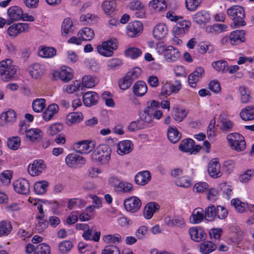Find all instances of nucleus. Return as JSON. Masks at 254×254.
I'll return each instance as SVG.
<instances>
[{"label":"nucleus","mask_w":254,"mask_h":254,"mask_svg":"<svg viewBox=\"0 0 254 254\" xmlns=\"http://www.w3.org/2000/svg\"><path fill=\"white\" fill-rule=\"evenodd\" d=\"M17 67L12 64L10 59H6L0 62V75L1 79L5 82L13 79L16 74Z\"/></svg>","instance_id":"f257e3e1"},{"label":"nucleus","mask_w":254,"mask_h":254,"mask_svg":"<svg viewBox=\"0 0 254 254\" xmlns=\"http://www.w3.org/2000/svg\"><path fill=\"white\" fill-rule=\"evenodd\" d=\"M111 153V149L108 145L101 144L91 154V158L93 161L105 164L110 160Z\"/></svg>","instance_id":"f03ea898"},{"label":"nucleus","mask_w":254,"mask_h":254,"mask_svg":"<svg viewBox=\"0 0 254 254\" xmlns=\"http://www.w3.org/2000/svg\"><path fill=\"white\" fill-rule=\"evenodd\" d=\"M141 73V69L138 67H134L127 72L126 75L119 81L120 88L123 90L129 88L132 82L139 77Z\"/></svg>","instance_id":"7ed1b4c3"},{"label":"nucleus","mask_w":254,"mask_h":254,"mask_svg":"<svg viewBox=\"0 0 254 254\" xmlns=\"http://www.w3.org/2000/svg\"><path fill=\"white\" fill-rule=\"evenodd\" d=\"M227 14L233 20L235 27L243 26L246 25V22L243 20L245 18L244 8L238 5H235L228 9Z\"/></svg>","instance_id":"20e7f679"},{"label":"nucleus","mask_w":254,"mask_h":254,"mask_svg":"<svg viewBox=\"0 0 254 254\" xmlns=\"http://www.w3.org/2000/svg\"><path fill=\"white\" fill-rule=\"evenodd\" d=\"M227 139L230 146L237 151H243L246 147V142L244 137L237 132L229 133Z\"/></svg>","instance_id":"39448f33"},{"label":"nucleus","mask_w":254,"mask_h":254,"mask_svg":"<svg viewBox=\"0 0 254 254\" xmlns=\"http://www.w3.org/2000/svg\"><path fill=\"white\" fill-rule=\"evenodd\" d=\"M118 47L117 41L116 39L111 38L106 41H104L97 47V50L99 54L104 57H111L114 54V50Z\"/></svg>","instance_id":"423d86ee"},{"label":"nucleus","mask_w":254,"mask_h":254,"mask_svg":"<svg viewBox=\"0 0 254 254\" xmlns=\"http://www.w3.org/2000/svg\"><path fill=\"white\" fill-rule=\"evenodd\" d=\"M221 215H216V207L213 204H210L204 209L205 219L209 222L214 221L216 219H224L228 215V212L224 207H220Z\"/></svg>","instance_id":"0eeeda50"},{"label":"nucleus","mask_w":254,"mask_h":254,"mask_svg":"<svg viewBox=\"0 0 254 254\" xmlns=\"http://www.w3.org/2000/svg\"><path fill=\"white\" fill-rule=\"evenodd\" d=\"M76 152L80 154H88L95 147V142L88 140H83L74 144Z\"/></svg>","instance_id":"6e6552de"},{"label":"nucleus","mask_w":254,"mask_h":254,"mask_svg":"<svg viewBox=\"0 0 254 254\" xmlns=\"http://www.w3.org/2000/svg\"><path fill=\"white\" fill-rule=\"evenodd\" d=\"M14 190L21 194H28L30 191L29 182L25 179H19L13 183Z\"/></svg>","instance_id":"1a4fd4ad"},{"label":"nucleus","mask_w":254,"mask_h":254,"mask_svg":"<svg viewBox=\"0 0 254 254\" xmlns=\"http://www.w3.org/2000/svg\"><path fill=\"white\" fill-rule=\"evenodd\" d=\"M66 165L71 168H80L85 164V158L75 154H69L65 158Z\"/></svg>","instance_id":"9d476101"},{"label":"nucleus","mask_w":254,"mask_h":254,"mask_svg":"<svg viewBox=\"0 0 254 254\" xmlns=\"http://www.w3.org/2000/svg\"><path fill=\"white\" fill-rule=\"evenodd\" d=\"M124 204L127 211L133 213L140 209L141 206V201L136 196H131L124 200Z\"/></svg>","instance_id":"9b49d317"},{"label":"nucleus","mask_w":254,"mask_h":254,"mask_svg":"<svg viewBox=\"0 0 254 254\" xmlns=\"http://www.w3.org/2000/svg\"><path fill=\"white\" fill-rule=\"evenodd\" d=\"M7 13V24L10 25L13 21L21 20L23 16V10L18 6H12L8 9Z\"/></svg>","instance_id":"f8f14e48"},{"label":"nucleus","mask_w":254,"mask_h":254,"mask_svg":"<svg viewBox=\"0 0 254 254\" xmlns=\"http://www.w3.org/2000/svg\"><path fill=\"white\" fill-rule=\"evenodd\" d=\"M46 165L42 160H35L28 167L29 174L32 176L40 175L46 169Z\"/></svg>","instance_id":"ddd939ff"},{"label":"nucleus","mask_w":254,"mask_h":254,"mask_svg":"<svg viewBox=\"0 0 254 254\" xmlns=\"http://www.w3.org/2000/svg\"><path fill=\"white\" fill-rule=\"evenodd\" d=\"M190 23L186 20L181 21L177 23L173 27L172 33L175 37H181L189 32Z\"/></svg>","instance_id":"4468645a"},{"label":"nucleus","mask_w":254,"mask_h":254,"mask_svg":"<svg viewBox=\"0 0 254 254\" xmlns=\"http://www.w3.org/2000/svg\"><path fill=\"white\" fill-rule=\"evenodd\" d=\"M127 33L130 37L138 36L143 30V25L141 22L134 21L130 22L127 26Z\"/></svg>","instance_id":"2eb2a0df"},{"label":"nucleus","mask_w":254,"mask_h":254,"mask_svg":"<svg viewBox=\"0 0 254 254\" xmlns=\"http://www.w3.org/2000/svg\"><path fill=\"white\" fill-rule=\"evenodd\" d=\"M208 173L213 178L220 177L222 173L220 171V165L217 158H213L209 163Z\"/></svg>","instance_id":"dca6fc26"},{"label":"nucleus","mask_w":254,"mask_h":254,"mask_svg":"<svg viewBox=\"0 0 254 254\" xmlns=\"http://www.w3.org/2000/svg\"><path fill=\"white\" fill-rule=\"evenodd\" d=\"M28 26V24L26 23L13 24L7 29V34L10 37H15L19 33L27 31L29 28Z\"/></svg>","instance_id":"f3484780"},{"label":"nucleus","mask_w":254,"mask_h":254,"mask_svg":"<svg viewBox=\"0 0 254 254\" xmlns=\"http://www.w3.org/2000/svg\"><path fill=\"white\" fill-rule=\"evenodd\" d=\"M163 51L165 59L168 62L176 61L180 56L179 50L172 46H167Z\"/></svg>","instance_id":"a211bd4d"},{"label":"nucleus","mask_w":254,"mask_h":254,"mask_svg":"<svg viewBox=\"0 0 254 254\" xmlns=\"http://www.w3.org/2000/svg\"><path fill=\"white\" fill-rule=\"evenodd\" d=\"M189 233L192 240L200 242L206 239L207 235L203 229L200 227H193L189 229Z\"/></svg>","instance_id":"6ab92c4d"},{"label":"nucleus","mask_w":254,"mask_h":254,"mask_svg":"<svg viewBox=\"0 0 254 254\" xmlns=\"http://www.w3.org/2000/svg\"><path fill=\"white\" fill-rule=\"evenodd\" d=\"M203 73L204 69L203 68L201 67L196 68L195 70L188 76V80L190 86L195 88L196 86V83L199 81L200 78L201 77Z\"/></svg>","instance_id":"aec40b11"},{"label":"nucleus","mask_w":254,"mask_h":254,"mask_svg":"<svg viewBox=\"0 0 254 254\" xmlns=\"http://www.w3.org/2000/svg\"><path fill=\"white\" fill-rule=\"evenodd\" d=\"M99 98L98 95L96 92H87L83 95V103L86 106L91 107L97 104Z\"/></svg>","instance_id":"412c9836"},{"label":"nucleus","mask_w":254,"mask_h":254,"mask_svg":"<svg viewBox=\"0 0 254 254\" xmlns=\"http://www.w3.org/2000/svg\"><path fill=\"white\" fill-rule=\"evenodd\" d=\"M16 119L15 112L10 109L0 114V125L3 126L6 123H13Z\"/></svg>","instance_id":"4be33fe9"},{"label":"nucleus","mask_w":254,"mask_h":254,"mask_svg":"<svg viewBox=\"0 0 254 254\" xmlns=\"http://www.w3.org/2000/svg\"><path fill=\"white\" fill-rule=\"evenodd\" d=\"M168 32L167 26L164 23H159L154 28L153 34L155 39L161 40L166 36Z\"/></svg>","instance_id":"5701e85b"},{"label":"nucleus","mask_w":254,"mask_h":254,"mask_svg":"<svg viewBox=\"0 0 254 254\" xmlns=\"http://www.w3.org/2000/svg\"><path fill=\"white\" fill-rule=\"evenodd\" d=\"M151 175L148 171H144L138 173L135 176V182L138 185L144 186L151 180Z\"/></svg>","instance_id":"b1692460"},{"label":"nucleus","mask_w":254,"mask_h":254,"mask_svg":"<svg viewBox=\"0 0 254 254\" xmlns=\"http://www.w3.org/2000/svg\"><path fill=\"white\" fill-rule=\"evenodd\" d=\"M192 19L195 23L200 25L209 22L210 16L207 11L201 10L193 15Z\"/></svg>","instance_id":"393cba45"},{"label":"nucleus","mask_w":254,"mask_h":254,"mask_svg":"<svg viewBox=\"0 0 254 254\" xmlns=\"http://www.w3.org/2000/svg\"><path fill=\"white\" fill-rule=\"evenodd\" d=\"M59 110V106L56 104L49 105L42 114L43 119L45 121H49L56 115Z\"/></svg>","instance_id":"a878e982"},{"label":"nucleus","mask_w":254,"mask_h":254,"mask_svg":"<svg viewBox=\"0 0 254 254\" xmlns=\"http://www.w3.org/2000/svg\"><path fill=\"white\" fill-rule=\"evenodd\" d=\"M245 31L235 30L232 32L229 36L230 43L233 45H238L245 41Z\"/></svg>","instance_id":"bb28decb"},{"label":"nucleus","mask_w":254,"mask_h":254,"mask_svg":"<svg viewBox=\"0 0 254 254\" xmlns=\"http://www.w3.org/2000/svg\"><path fill=\"white\" fill-rule=\"evenodd\" d=\"M147 91V86L146 83L142 80L136 81L133 86V94L136 96H143Z\"/></svg>","instance_id":"cd10ccee"},{"label":"nucleus","mask_w":254,"mask_h":254,"mask_svg":"<svg viewBox=\"0 0 254 254\" xmlns=\"http://www.w3.org/2000/svg\"><path fill=\"white\" fill-rule=\"evenodd\" d=\"M132 145L130 140H124L120 142L117 145V152L119 155L128 154L132 150Z\"/></svg>","instance_id":"c85d7f7f"},{"label":"nucleus","mask_w":254,"mask_h":254,"mask_svg":"<svg viewBox=\"0 0 254 254\" xmlns=\"http://www.w3.org/2000/svg\"><path fill=\"white\" fill-rule=\"evenodd\" d=\"M160 208L159 205L154 202H151L147 204L144 209V216L145 218L149 219L151 218L156 212L159 210Z\"/></svg>","instance_id":"c756f323"},{"label":"nucleus","mask_w":254,"mask_h":254,"mask_svg":"<svg viewBox=\"0 0 254 254\" xmlns=\"http://www.w3.org/2000/svg\"><path fill=\"white\" fill-rule=\"evenodd\" d=\"M73 31L74 26L71 19L69 18L64 19L62 25V35L65 37L68 34L72 33Z\"/></svg>","instance_id":"7c9ffc66"},{"label":"nucleus","mask_w":254,"mask_h":254,"mask_svg":"<svg viewBox=\"0 0 254 254\" xmlns=\"http://www.w3.org/2000/svg\"><path fill=\"white\" fill-rule=\"evenodd\" d=\"M205 219L204 210L200 207L194 209L190 217V221L194 224L200 223Z\"/></svg>","instance_id":"2f4dec72"},{"label":"nucleus","mask_w":254,"mask_h":254,"mask_svg":"<svg viewBox=\"0 0 254 254\" xmlns=\"http://www.w3.org/2000/svg\"><path fill=\"white\" fill-rule=\"evenodd\" d=\"M241 119L244 121L254 120V106H248L242 109L240 113Z\"/></svg>","instance_id":"473e14b6"},{"label":"nucleus","mask_w":254,"mask_h":254,"mask_svg":"<svg viewBox=\"0 0 254 254\" xmlns=\"http://www.w3.org/2000/svg\"><path fill=\"white\" fill-rule=\"evenodd\" d=\"M28 70L31 76L36 79L40 78L44 73L43 66L38 63L32 64Z\"/></svg>","instance_id":"72a5a7b5"},{"label":"nucleus","mask_w":254,"mask_h":254,"mask_svg":"<svg viewBox=\"0 0 254 254\" xmlns=\"http://www.w3.org/2000/svg\"><path fill=\"white\" fill-rule=\"evenodd\" d=\"M12 230L10 222L7 220L0 221V237L8 236Z\"/></svg>","instance_id":"f704fd0d"},{"label":"nucleus","mask_w":254,"mask_h":254,"mask_svg":"<svg viewBox=\"0 0 254 254\" xmlns=\"http://www.w3.org/2000/svg\"><path fill=\"white\" fill-rule=\"evenodd\" d=\"M78 36L82 41H90L94 38V33L91 28L84 27L79 31Z\"/></svg>","instance_id":"c9c22d12"},{"label":"nucleus","mask_w":254,"mask_h":254,"mask_svg":"<svg viewBox=\"0 0 254 254\" xmlns=\"http://www.w3.org/2000/svg\"><path fill=\"white\" fill-rule=\"evenodd\" d=\"M149 6L157 12L164 11L167 8V4L165 0H151L149 2Z\"/></svg>","instance_id":"e433bc0d"},{"label":"nucleus","mask_w":254,"mask_h":254,"mask_svg":"<svg viewBox=\"0 0 254 254\" xmlns=\"http://www.w3.org/2000/svg\"><path fill=\"white\" fill-rule=\"evenodd\" d=\"M216 248V245L211 241H205L200 244V252L203 254H208Z\"/></svg>","instance_id":"4c0bfd02"},{"label":"nucleus","mask_w":254,"mask_h":254,"mask_svg":"<svg viewBox=\"0 0 254 254\" xmlns=\"http://www.w3.org/2000/svg\"><path fill=\"white\" fill-rule=\"evenodd\" d=\"M172 110V116L174 119L180 122H182L188 114V112L186 110L178 107L174 108Z\"/></svg>","instance_id":"58836bf2"},{"label":"nucleus","mask_w":254,"mask_h":254,"mask_svg":"<svg viewBox=\"0 0 254 254\" xmlns=\"http://www.w3.org/2000/svg\"><path fill=\"white\" fill-rule=\"evenodd\" d=\"M83 120V115L80 112L69 113L66 117V123L68 125L77 124Z\"/></svg>","instance_id":"ea45409f"},{"label":"nucleus","mask_w":254,"mask_h":254,"mask_svg":"<svg viewBox=\"0 0 254 254\" xmlns=\"http://www.w3.org/2000/svg\"><path fill=\"white\" fill-rule=\"evenodd\" d=\"M167 136L172 143L177 142L181 137V133L175 127H170L168 129Z\"/></svg>","instance_id":"a19ab883"},{"label":"nucleus","mask_w":254,"mask_h":254,"mask_svg":"<svg viewBox=\"0 0 254 254\" xmlns=\"http://www.w3.org/2000/svg\"><path fill=\"white\" fill-rule=\"evenodd\" d=\"M57 51L53 47H41L39 50V55L45 58H53L56 55Z\"/></svg>","instance_id":"79ce46f5"},{"label":"nucleus","mask_w":254,"mask_h":254,"mask_svg":"<svg viewBox=\"0 0 254 254\" xmlns=\"http://www.w3.org/2000/svg\"><path fill=\"white\" fill-rule=\"evenodd\" d=\"M97 83V80L90 75H85L82 78V86L81 89L82 90L84 87L92 88L95 86Z\"/></svg>","instance_id":"37998d69"},{"label":"nucleus","mask_w":254,"mask_h":254,"mask_svg":"<svg viewBox=\"0 0 254 254\" xmlns=\"http://www.w3.org/2000/svg\"><path fill=\"white\" fill-rule=\"evenodd\" d=\"M49 185L45 181L36 182L34 186V191L38 194H43L47 191Z\"/></svg>","instance_id":"c03bdc74"},{"label":"nucleus","mask_w":254,"mask_h":254,"mask_svg":"<svg viewBox=\"0 0 254 254\" xmlns=\"http://www.w3.org/2000/svg\"><path fill=\"white\" fill-rule=\"evenodd\" d=\"M114 190L118 192H129L132 190L133 187L131 184L124 183L120 180L114 187Z\"/></svg>","instance_id":"a18cd8bd"},{"label":"nucleus","mask_w":254,"mask_h":254,"mask_svg":"<svg viewBox=\"0 0 254 254\" xmlns=\"http://www.w3.org/2000/svg\"><path fill=\"white\" fill-rule=\"evenodd\" d=\"M194 145V141L190 138L182 140L179 145V149L184 152L190 151Z\"/></svg>","instance_id":"49530a36"},{"label":"nucleus","mask_w":254,"mask_h":254,"mask_svg":"<svg viewBox=\"0 0 254 254\" xmlns=\"http://www.w3.org/2000/svg\"><path fill=\"white\" fill-rule=\"evenodd\" d=\"M46 107V100L43 98H37L32 102V109L35 112H41Z\"/></svg>","instance_id":"de8ad7c7"},{"label":"nucleus","mask_w":254,"mask_h":254,"mask_svg":"<svg viewBox=\"0 0 254 254\" xmlns=\"http://www.w3.org/2000/svg\"><path fill=\"white\" fill-rule=\"evenodd\" d=\"M82 237L85 240H91L95 242H98L100 238V232H96L93 236L92 231L91 229H89V227L83 233Z\"/></svg>","instance_id":"09e8293b"},{"label":"nucleus","mask_w":254,"mask_h":254,"mask_svg":"<svg viewBox=\"0 0 254 254\" xmlns=\"http://www.w3.org/2000/svg\"><path fill=\"white\" fill-rule=\"evenodd\" d=\"M42 132L40 129L30 128L27 131L26 137L30 141H35L41 138Z\"/></svg>","instance_id":"8fccbe9b"},{"label":"nucleus","mask_w":254,"mask_h":254,"mask_svg":"<svg viewBox=\"0 0 254 254\" xmlns=\"http://www.w3.org/2000/svg\"><path fill=\"white\" fill-rule=\"evenodd\" d=\"M44 215L38 216L36 217L39 219L38 222L35 225V231L36 232L40 233L42 232L48 226V223L46 219L44 218Z\"/></svg>","instance_id":"3c124183"},{"label":"nucleus","mask_w":254,"mask_h":254,"mask_svg":"<svg viewBox=\"0 0 254 254\" xmlns=\"http://www.w3.org/2000/svg\"><path fill=\"white\" fill-rule=\"evenodd\" d=\"M21 140L18 136H13L8 139L7 145L11 150H16L20 146Z\"/></svg>","instance_id":"603ef678"},{"label":"nucleus","mask_w":254,"mask_h":254,"mask_svg":"<svg viewBox=\"0 0 254 254\" xmlns=\"http://www.w3.org/2000/svg\"><path fill=\"white\" fill-rule=\"evenodd\" d=\"M60 78L64 82H67L70 80L73 77V74L71 72V69H62L58 73Z\"/></svg>","instance_id":"864d4df0"},{"label":"nucleus","mask_w":254,"mask_h":254,"mask_svg":"<svg viewBox=\"0 0 254 254\" xmlns=\"http://www.w3.org/2000/svg\"><path fill=\"white\" fill-rule=\"evenodd\" d=\"M220 120V129L225 133L231 131L234 126V123L230 120L221 119Z\"/></svg>","instance_id":"5fc2aeb1"},{"label":"nucleus","mask_w":254,"mask_h":254,"mask_svg":"<svg viewBox=\"0 0 254 254\" xmlns=\"http://www.w3.org/2000/svg\"><path fill=\"white\" fill-rule=\"evenodd\" d=\"M127 56L132 59H135L142 55V51L140 49L135 47H130L125 51Z\"/></svg>","instance_id":"6e6d98bb"},{"label":"nucleus","mask_w":254,"mask_h":254,"mask_svg":"<svg viewBox=\"0 0 254 254\" xmlns=\"http://www.w3.org/2000/svg\"><path fill=\"white\" fill-rule=\"evenodd\" d=\"M212 66L217 71L225 72L228 70L227 63L224 60H220L212 64Z\"/></svg>","instance_id":"4d7b16f0"},{"label":"nucleus","mask_w":254,"mask_h":254,"mask_svg":"<svg viewBox=\"0 0 254 254\" xmlns=\"http://www.w3.org/2000/svg\"><path fill=\"white\" fill-rule=\"evenodd\" d=\"M73 244L69 241H64L60 243L59 245V250L60 252L62 254L67 253L72 248Z\"/></svg>","instance_id":"13d9d810"},{"label":"nucleus","mask_w":254,"mask_h":254,"mask_svg":"<svg viewBox=\"0 0 254 254\" xmlns=\"http://www.w3.org/2000/svg\"><path fill=\"white\" fill-rule=\"evenodd\" d=\"M50 246L46 244H39L35 249L34 254H50Z\"/></svg>","instance_id":"bf43d9fd"},{"label":"nucleus","mask_w":254,"mask_h":254,"mask_svg":"<svg viewBox=\"0 0 254 254\" xmlns=\"http://www.w3.org/2000/svg\"><path fill=\"white\" fill-rule=\"evenodd\" d=\"M231 204L234 206L236 210L240 213L244 212L247 204L240 201L239 199L234 198L231 200Z\"/></svg>","instance_id":"052dcab7"},{"label":"nucleus","mask_w":254,"mask_h":254,"mask_svg":"<svg viewBox=\"0 0 254 254\" xmlns=\"http://www.w3.org/2000/svg\"><path fill=\"white\" fill-rule=\"evenodd\" d=\"M139 121H141L142 125H144V128L148 127L153 121V117L147 114L146 111H143V113L140 116Z\"/></svg>","instance_id":"680f3d73"},{"label":"nucleus","mask_w":254,"mask_h":254,"mask_svg":"<svg viewBox=\"0 0 254 254\" xmlns=\"http://www.w3.org/2000/svg\"><path fill=\"white\" fill-rule=\"evenodd\" d=\"M104 241L108 243L117 244L121 241L122 237L118 234L104 236Z\"/></svg>","instance_id":"e2e57ef3"},{"label":"nucleus","mask_w":254,"mask_h":254,"mask_svg":"<svg viewBox=\"0 0 254 254\" xmlns=\"http://www.w3.org/2000/svg\"><path fill=\"white\" fill-rule=\"evenodd\" d=\"M201 2V0H186L187 8L190 11H194Z\"/></svg>","instance_id":"0e129e2a"},{"label":"nucleus","mask_w":254,"mask_h":254,"mask_svg":"<svg viewBox=\"0 0 254 254\" xmlns=\"http://www.w3.org/2000/svg\"><path fill=\"white\" fill-rule=\"evenodd\" d=\"M159 107V103L155 100H152L150 104L144 109V111H146L147 114L153 117L156 110Z\"/></svg>","instance_id":"69168bd1"},{"label":"nucleus","mask_w":254,"mask_h":254,"mask_svg":"<svg viewBox=\"0 0 254 254\" xmlns=\"http://www.w3.org/2000/svg\"><path fill=\"white\" fill-rule=\"evenodd\" d=\"M102 254H121L119 249L115 245H108L102 251Z\"/></svg>","instance_id":"338daca9"},{"label":"nucleus","mask_w":254,"mask_h":254,"mask_svg":"<svg viewBox=\"0 0 254 254\" xmlns=\"http://www.w3.org/2000/svg\"><path fill=\"white\" fill-rule=\"evenodd\" d=\"M254 176V170L249 169L240 176V181L242 183L248 182Z\"/></svg>","instance_id":"774afa93"}]
</instances>
